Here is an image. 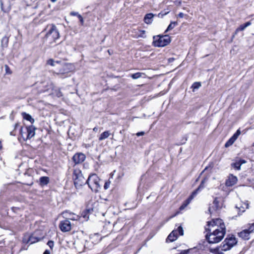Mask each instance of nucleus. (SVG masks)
I'll return each mask as SVG.
<instances>
[{
  "label": "nucleus",
  "mask_w": 254,
  "mask_h": 254,
  "mask_svg": "<svg viewBox=\"0 0 254 254\" xmlns=\"http://www.w3.org/2000/svg\"><path fill=\"white\" fill-rule=\"evenodd\" d=\"M50 1L52 2H56L57 1V0H50Z\"/></svg>",
  "instance_id": "obj_59"
},
{
  "label": "nucleus",
  "mask_w": 254,
  "mask_h": 254,
  "mask_svg": "<svg viewBox=\"0 0 254 254\" xmlns=\"http://www.w3.org/2000/svg\"><path fill=\"white\" fill-rule=\"evenodd\" d=\"M85 155L84 154L80 153V162L84 161L85 160Z\"/></svg>",
  "instance_id": "obj_36"
},
{
  "label": "nucleus",
  "mask_w": 254,
  "mask_h": 254,
  "mask_svg": "<svg viewBox=\"0 0 254 254\" xmlns=\"http://www.w3.org/2000/svg\"><path fill=\"white\" fill-rule=\"evenodd\" d=\"M18 125H18V124H17H17H15L14 125V129H15L18 126Z\"/></svg>",
  "instance_id": "obj_56"
},
{
  "label": "nucleus",
  "mask_w": 254,
  "mask_h": 254,
  "mask_svg": "<svg viewBox=\"0 0 254 254\" xmlns=\"http://www.w3.org/2000/svg\"><path fill=\"white\" fill-rule=\"evenodd\" d=\"M154 15L151 13L146 14L144 18V21L146 24H150L153 21Z\"/></svg>",
  "instance_id": "obj_15"
},
{
  "label": "nucleus",
  "mask_w": 254,
  "mask_h": 254,
  "mask_svg": "<svg viewBox=\"0 0 254 254\" xmlns=\"http://www.w3.org/2000/svg\"><path fill=\"white\" fill-rule=\"evenodd\" d=\"M58 71L54 72V74L60 78H64L68 76V74L72 70V65L70 64L64 63L61 66H58Z\"/></svg>",
  "instance_id": "obj_5"
},
{
  "label": "nucleus",
  "mask_w": 254,
  "mask_h": 254,
  "mask_svg": "<svg viewBox=\"0 0 254 254\" xmlns=\"http://www.w3.org/2000/svg\"><path fill=\"white\" fill-rule=\"evenodd\" d=\"M70 15L71 16H77L79 18V14L77 12L72 11L70 13Z\"/></svg>",
  "instance_id": "obj_35"
},
{
  "label": "nucleus",
  "mask_w": 254,
  "mask_h": 254,
  "mask_svg": "<svg viewBox=\"0 0 254 254\" xmlns=\"http://www.w3.org/2000/svg\"><path fill=\"white\" fill-rule=\"evenodd\" d=\"M144 74L143 73L136 72L131 75V77L134 79H138L141 77L142 75Z\"/></svg>",
  "instance_id": "obj_24"
},
{
  "label": "nucleus",
  "mask_w": 254,
  "mask_h": 254,
  "mask_svg": "<svg viewBox=\"0 0 254 254\" xmlns=\"http://www.w3.org/2000/svg\"><path fill=\"white\" fill-rule=\"evenodd\" d=\"M201 86V83L200 82H195L193 83V84L191 86V88L193 89V91H194L195 89H198Z\"/></svg>",
  "instance_id": "obj_26"
},
{
  "label": "nucleus",
  "mask_w": 254,
  "mask_h": 254,
  "mask_svg": "<svg viewBox=\"0 0 254 254\" xmlns=\"http://www.w3.org/2000/svg\"><path fill=\"white\" fill-rule=\"evenodd\" d=\"M166 243H171L173 242L174 241L176 240L177 239H166Z\"/></svg>",
  "instance_id": "obj_48"
},
{
  "label": "nucleus",
  "mask_w": 254,
  "mask_h": 254,
  "mask_svg": "<svg viewBox=\"0 0 254 254\" xmlns=\"http://www.w3.org/2000/svg\"><path fill=\"white\" fill-rule=\"evenodd\" d=\"M72 160L75 164L79 163V153H76L72 157Z\"/></svg>",
  "instance_id": "obj_22"
},
{
  "label": "nucleus",
  "mask_w": 254,
  "mask_h": 254,
  "mask_svg": "<svg viewBox=\"0 0 254 254\" xmlns=\"http://www.w3.org/2000/svg\"><path fill=\"white\" fill-rule=\"evenodd\" d=\"M26 129L27 132L26 139H30L35 135L36 127L33 126H30L27 127Z\"/></svg>",
  "instance_id": "obj_12"
},
{
  "label": "nucleus",
  "mask_w": 254,
  "mask_h": 254,
  "mask_svg": "<svg viewBox=\"0 0 254 254\" xmlns=\"http://www.w3.org/2000/svg\"><path fill=\"white\" fill-rule=\"evenodd\" d=\"M94 130H96V128H94Z\"/></svg>",
  "instance_id": "obj_64"
},
{
  "label": "nucleus",
  "mask_w": 254,
  "mask_h": 254,
  "mask_svg": "<svg viewBox=\"0 0 254 254\" xmlns=\"http://www.w3.org/2000/svg\"><path fill=\"white\" fill-rule=\"evenodd\" d=\"M213 204L214 205V207H215L214 208H213V209L216 210V209H219L220 207V205H219V201L218 200L217 197H215V199H214Z\"/></svg>",
  "instance_id": "obj_23"
},
{
  "label": "nucleus",
  "mask_w": 254,
  "mask_h": 254,
  "mask_svg": "<svg viewBox=\"0 0 254 254\" xmlns=\"http://www.w3.org/2000/svg\"><path fill=\"white\" fill-rule=\"evenodd\" d=\"M184 16V14L182 12H180L178 14V16L180 18H183Z\"/></svg>",
  "instance_id": "obj_50"
},
{
  "label": "nucleus",
  "mask_w": 254,
  "mask_h": 254,
  "mask_svg": "<svg viewBox=\"0 0 254 254\" xmlns=\"http://www.w3.org/2000/svg\"><path fill=\"white\" fill-rule=\"evenodd\" d=\"M167 13H168V12H165V13H162V12H160V13H159L158 14V16L159 17H160V18H163V17L165 15L167 14Z\"/></svg>",
  "instance_id": "obj_40"
},
{
  "label": "nucleus",
  "mask_w": 254,
  "mask_h": 254,
  "mask_svg": "<svg viewBox=\"0 0 254 254\" xmlns=\"http://www.w3.org/2000/svg\"><path fill=\"white\" fill-rule=\"evenodd\" d=\"M153 44L155 47H164L171 42V39L169 35L154 36Z\"/></svg>",
  "instance_id": "obj_6"
},
{
  "label": "nucleus",
  "mask_w": 254,
  "mask_h": 254,
  "mask_svg": "<svg viewBox=\"0 0 254 254\" xmlns=\"http://www.w3.org/2000/svg\"><path fill=\"white\" fill-rule=\"evenodd\" d=\"M28 238H39L38 237L35 235L34 234H31L30 236H29Z\"/></svg>",
  "instance_id": "obj_46"
},
{
  "label": "nucleus",
  "mask_w": 254,
  "mask_h": 254,
  "mask_svg": "<svg viewBox=\"0 0 254 254\" xmlns=\"http://www.w3.org/2000/svg\"><path fill=\"white\" fill-rule=\"evenodd\" d=\"M195 195H196L193 194V193L192 192L191 195L184 202V203H185L188 205Z\"/></svg>",
  "instance_id": "obj_30"
},
{
  "label": "nucleus",
  "mask_w": 254,
  "mask_h": 254,
  "mask_svg": "<svg viewBox=\"0 0 254 254\" xmlns=\"http://www.w3.org/2000/svg\"><path fill=\"white\" fill-rule=\"evenodd\" d=\"M46 31L44 39L46 41L52 44L56 42L57 40L60 38V34L59 31L55 25L52 24L48 25L43 30L42 33Z\"/></svg>",
  "instance_id": "obj_2"
},
{
  "label": "nucleus",
  "mask_w": 254,
  "mask_h": 254,
  "mask_svg": "<svg viewBox=\"0 0 254 254\" xmlns=\"http://www.w3.org/2000/svg\"><path fill=\"white\" fill-rule=\"evenodd\" d=\"M47 64H48L50 65L53 66H56L55 61H54L52 59H50L48 60L47 61Z\"/></svg>",
  "instance_id": "obj_31"
},
{
  "label": "nucleus",
  "mask_w": 254,
  "mask_h": 254,
  "mask_svg": "<svg viewBox=\"0 0 254 254\" xmlns=\"http://www.w3.org/2000/svg\"><path fill=\"white\" fill-rule=\"evenodd\" d=\"M251 22L250 21H248L246 23H245L244 24L241 25L237 29H236V32H238L240 31H243L246 28L248 27L249 26L251 25Z\"/></svg>",
  "instance_id": "obj_19"
},
{
  "label": "nucleus",
  "mask_w": 254,
  "mask_h": 254,
  "mask_svg": "<svg viewBox=\"0 0 254 254\" xmlns=\"http://www.w3.org/2000/svg\"><path fill=\"white\" fill-rule=\"evenodd\" d=\"M140 35L138 36L140 37H142V38H145V36H144V34L145 33V30H140Z\"/></svg>",
  "instance_id": "obj_37"
},
{
  "label": "nucleus",
  "mask_w": 254,
  "mask_h": 254,
  "mask_svg": "<svg viewBox=\"0 0 254 254\" xmlns=\"http://www.w3.org/2000/svg\"><path fill=\"white\" fill-rule=\"evenodd\" d=\"M235 141L232 139L231 137L226 142L225 144V146L226 147H228L232 145Z\"/></svg>",
  "instance_id": "obj_28"
},
{
  "label": "nucleus",
  "mask_w": 254,
  "mask_h": 254,
  "mask_svg": "<svg viewBox=\"0 0 254 254\" xmlns=\"http://www.w3.org/2000/svg\"><path fill=\"white\" fill-rule=\"evenodd\" d=\"M20 133L21 134V136L23 137V132L22 131V127H21L20 130Z\"/></svg>",
  "instance_id": "obj_53"
},
{
  "label": "nucleus",
  "mask_w": 254,
  "mask_h": 254,
  "mask_svg": "<svg viewBox=\"0 0 254 254\" xmlns=\"http://www.w3.org/2000/svg\"><path fill=\"white\" fill-rule=\"evenodd\" d=\"M84 180H85L84 178L80 175V183L85 184V183H84L85 182V181H84Z\"/></svg>",
  "instance_id": "obj_47"
},
{
  "label": "nucleus",
  "mask_w": 254,
  "mask_h": 254,
  "mask_svg": "<svg viewBox=\"0 0 254 254\" xmlns=\"http://www.w3.org/2000/svg\"><path fill=\"white\" fill-rule=\"evenodd\" d=\"M4 68H5V71H6V73H7V74H11V71L9 66L7 64H5L4 65Z\"/></svg>",
  "instance_id": "obj_33"
},
{
  "label": "nucleus",
  "mask_w": 254,
  "mask_h": 254,
  "mask_svg": "<svg viewBox=\"0 0 254 254\" xmlns=\"http://www.w3.org/2000/svg\"><path fill=\"white\" fill-rule=\"evenodd\" d=\"M205 182V179H204L201 181L199 187L197 188V189H196L194 191L192 192L193 193V194L196 195L198 191H200L202 189L204 188V184Z\"/></svg>",
  "instance_id": "obj_18"
},
{
  "label": "nucleus",
  "mask_w": 254,
  "mask_h": 254,
  "mask_svg": "<svg viewBox=\"0 0 254 254\" xmlns=\"http://www.w3.org/2000/svg\"><path fill=\"white\" fill-rule=\"evenodd\" d=\"M43 254H50V252L48 250H46L43 253Z\"/></svg>",
  "instance_id": "obj_52"
},
{
  "label": "nucleus",
  "mask_w": 254,
  "mask_h": 254,
  "mask_svg": "<svg viewBox=\"0 0 254 254\" xmlns=\"http://www.w3.org/2000/svg\"><path fill=\"white\" fill-rule=\"evenodd\" d=\"M207 242L209 244L211 243H218L220 242L222 239H213V241H211V239H205Z\"/></svg>",
  "instance_id": "obj_32"
},
{
  "label": "nucleus",
  "mask_w": 254,
  "mask_h": 254,
  "mask_svg": "<svg viewBox=\"0 0 254 254\" xmlns=\"http://www.w3.org/2000/svg\"><path fill=\"white\" fill-rule=\"evenodd\" d=\"M187 206V205L185 203H183V204L180 206V210H183L184 209L186 206Z\"/></svg>",
  "instance_id": "obj_43"
},
{
  "label": "nucleus",
  "mask_w": 254,
  "mask_h": 254,
  "mask_svg": "<svg viewBox=\"0 0 254 254\" xmlns=\"http://www.w3.org/2000/svg\"><path fill=\"white\" fill-rule=\"evenodd\" d=\"M110 134L111 133L109 131H105L101 134L99 138V140L100 141L104 140L110 136Z\"/></svg>",
  "instance_id": "obj_20"
},
{
  "label": "nucleus",
  "mask_w": 254,
  "mask_h": 254,
  "mask_svg": "<svg viewBox=\"0 0 254 254\" xmlns=\"http://www.w3.org/2000/svg\"><path fill=\"white\" fill-rule=\"evenodd\" d=\"M33 185V183H32L31 184H29L30 186ZM28 185H29V184H28Z\"/></svg>",
  "instance_id": "obj_63"
},
{
  "label": "nucleus",
  "mask_w": 254,
  "mask_h": 254,
  "mask_svg": "<svg viewBox=\"0 0 254 254\" xmlns=\"http://www.w3.org/2000/svg\"><path fill=\"white\" fill-rule=\"evenodd\" d=\"M246 163V161L244 159L236 158L233 160V162L231 164V167L235 170H240L241 165Z\"/></svg>",
  "instance_id": "obj_8"
},
{
  "label": "nucleus",
  "mask_w": 254,
  "mask_h": 254,
  "mask_svg": "<svg viewBox=\"0 0 254 254\" xmlns=\"http://www.w3.org/2000/svg\"><path fill=\"white\" fill-rule=\"evenodd\" d=\"M249 207H248V204H247V208H248Z\"/></svg>",
  "instance_id": "obj_62"
},
{
  "label": "nucleus",
  "mask_w": 254,
  "mask_h": 254,
  "mask_svg": "<svg viewBox=\"0 0 254 254\" xmlns=\"http://www.w3.org/2000/svg\"><path fill=\"white\" fill-rule=\"evenodd\" d=\"M79 175V170H74L73 173V180L74 181V184L76 189L79 187L78 177Z\"/></svg>",
  "instance_id": "obj_13"
},
{
  "label": "nucleus",
  "mask_w": 254,
  "mask_h": 254,
  "mask_svg": "<svg viewBox=\"0 0 254 254\" xmlns=\"http://www.w3.org/2000/svg\"><path fill=\"white\" fill-rule=\"evenodd\" d=\"M50 182V179L48 177L43 176L39 179V185L41 187L47 185Z\"/></svg>",
  "instance_id": "obj_14"
},
{
  "label": "nucleus",
  "mask_w": 254,
  "mask_h": 254,
  "mask_svg": "<svg viewBox=\"0 0 254 254\" xmlns=\"http://www.w3.org/2000/svg\"><path fill=\"white\" fill-rule=\"evenodd\" d=\"M235 141L232 139L231 137L226 142L225 144V146L226 147H228L232 145Z\"/></svg>",
  "instance_id": "obj_27"
},
{
  "label": "nucleus",
  "mask_w": 254,
  "mask_h": 254,
  "mask_svg": "<svg viewBox=\"0 0 254 254\" xmlns=\"http://www.w3.org/2000/svg\"><path fill=\"white\" fill-rule=\"evenodd\" d=\"M9 42L8 37L7 36H4L1 40V47L2 49L6 48L8 46Z\"/></svg>",
  "instance_id": "obj_16"
},
{
  "label": "nucleus",
  "mask_w": 254,
  "mask_h": 254,
  "mask_svg": "<svg viewBox=\"0 0 254 254\" xmlns=\"http://www.w3.org/2000/svg\"><path fill=\"white\" fill-rule=\"evenodd\" d=\"M100 181V179L98 176L95 174H93L89 176L84 183L87 184L93 191L97 192L101 188Z\"/></svg>",
  "instance_id": "obj_4"
},
{
  "label": "nucleus",
  "mask_w": 254,
  "mask_h": 254,
  "mask_svg": "<svg viewBox=\"0 0 254 254\" xmlns=\"http://www.w3.org/2000/svg\"><path fill=\"white\" fill-rule=\"evenodd\" d=\"M187 206V205L185 203H183V204L180 206V210H183L184 209L186 206Z\"/></svg>",
  "instance_id": "obj_41"
},
{
  "label": "nucleus",
  "mask_w": 254,
  "mask_h": 254,
  "mask_svg": "<svg viewBox=\"0 0 254 254\" xmlns=\"http://www.w3.org/2000/svg\"><path fill=\"white\" fill-rule=\"evenodd\" d=\"M235 133L237 135L239 136L240 134H241L240 130V129H238L237 130V131Z\"/></svg>",
  "instance_id": "obj_51"
},
{
  "label": "nucleus",
  "mask_w": 254,
  "mask_h": 254,
  "mask_svg": "<svg viewBox=\"0 0 254 254\" xmlns=\"http://www.w3.org/2000/svg\"><path fill=\"white\" fill-rule=\"evenodd\" d=\"M22 116L24 119L29 121L31 124H33L35 122L34 119L32 116L25 112L22 113Z\"/></svg>",
  "instance_id": "obj_17"
},
{
  "label": "nucleus",
  "mask_w": 254,
  "mask_h": 254,
  "mask_svg": "<svg viewBox=\"0 0 254 254\" xmlns=\"http://www.w3.org/2000/svg\"><path fill=\"white\" fill-rule=\"evenodd\" d=\"M80 23H81L83 21V18L81 15H80Z\"/></svg>",
  "instance_id": "obj_58"
},
{
  "label": "nucleus",
  "mask_w": 254,
  "mask_h": 254,
  "mask_svg": "<svg viewBox=\"0 0 254 254\" xmlns=\"http://www.w3.org/2000/svg\"><path fill=\"white\" fill-rule=\"evenodd\" d=\"M22 249H24V250H27V247L26 248V247H25V246H23L22 247Z\"/></svg>",
  "instance_id": "obj_60"
},
{
  "label": "nucleus",
  "mask_w": 254,
  "mask_h": 254,
  "mask_svg": "<svg viewBox=\"0 0 254 254\" xmlns=\"http://www.w3.org/2000/svg\"><path fill=\"white\" fill-rule=\"evenodd\" d=\"M89 210H86L85 212H83L81 215L82 217L84 219V221H87L89 219Z\"/></svg>",
  "instance_id": "obj_25"
},
{
  "label": "nucleus",
  "mask_w": 254,
  "mask_h": 254,
  "mask_svg": "<svg viewBox=\"0 0 254 254\" xmlns=\"http://www.w3.org/2000/svg\"><path fill=\"white\" fill-rule=\"evenodd\" d=\"M1 7L2 10L4 9L3 3L2 1H1Z\"/></svg>",
  "instance_id": "obj_55"
},
{
  "label": "nucleus",
  "mask_w": 254,
  "mask_h": 254,
  "mask_svg": "<svg viewBox=\"0 0 254 254\" xmlns=\"http://www.w3.org/2000/svg\"><path fill=\"white\" fill-rule=\"evenodd\" d=\"M39 239H37V241H31V239H23L22 240V243L23 244H28L29 243H30L31 244H34L36 242H37L39 241Z\"/></svg>",
  "instance_id": "obj_29"
},
{
  "label": "nucleus",
  "mask_w": 254,
  "mask_h": 254,
  "mask_svg": "<svg viewBox=\"0 0 254 254\" xmlns=\"http://www.w3.org/2000/svg\"><path fill=\"white\" fill-rule=\"evenodd\" d=\"M47 245L49 246V247L51 249H52L54 246V242L52 241H48V242L47 243Z\"/></svg>",
  "instance_id": "obj_34"
},
{
  "label": "nucleus",
  "mask_w": 254,
  "mask_h": 254,
  "mask_svg": "<svg viewBox=\"0 0 254 254\" xmlns=\"http://www.w3.org/2000/svg\"><path fill=\"white\" fill-rule=\"evenodd\" d=\"M238 181L237 177L230 175L228 178L226 180L225 185L227 187H232L235 185Z\"/></svg>",
  "instance_id": "obj_11"
},
{
  "label": "nucleus",
  "mask_w": 254,
  "mask_h": 254,
  "mask_svg": "<svg viewBox=\"0 0 254 254\" xmlns=\"http://www.w3.org/2000/svg\"><path fill=\"white\" fill-rule=\"evenodd\" d=\"M238 135H237L236 134L234 133L233 135L231 137L232 139H233L235 141L236 140L237 138L238 137Z\"/></svg>",
  "instance_id": "obj_44"
},
{
  "label": "nucleus",
  "mask_w": 254,
  "mask_h": 254,
  "mask_svg": "<svg viewBox=\"0 0 254 254\" xmlns=\"http://www.w3.org/2000/svg\"><path fill=\"white\" fill-rule=\"evenodd\" d=\"M205 229L206 232L205 238H209L212 235L215 236L214 238H223L226 232L225 225L220 219L207 222Z\"/></svg>",
  "instance_id": "obj_1"
},
{
  "label": "nucleus",
  "mask_w": 254,
  "mask_h": 254,
  "mask_svg": "<svg viewBox=\"0 0 254 254\" xmlns=\"http://www.w3.org/2000/svg\"><path fill=\"white\" fill-rule=\"evenodd\" d=\"M229 238L232 239V238H235V237H231Z\"/></svg>",
  "instance_id": "obj_61"
},
{
  "label": "nucleus",
  "mask_w": 254,
  "mask_h": 254,
  "mask_svg": "<svg viewBox=\"0 0 254 254\" xmlns=\"http://www.w3.org/2000/svg\"><path fill=\"white\" fill-rule=\"evenodd\" d=\"M208 211H209L210 214L212 213L213 210H212L211 207H209Z\"/></svg>",
  "instance_id": "obj_54"
},
{
  "label": "nucleus",
  "mask_w": 254,
  "mask_h": 254,
  "mask_svg": "<svg viewBox=\"0 0 254 254\" xmlns=\"http://www.w3.org/2000/svg\"><path fill=\"white\" fill-rule=\"evenodd\" d=\"M10 134L11 135H15V134L13 133V131L10 132Z\"/></svg>",
  "instance_id": "obj_57"
},
{
  "label": "nucleus",
  "mask_w": 254,
  "mask_h": 254,
  "mask_svg": "<svg viewBox=\"0 0 254 254\" xmlns=\"http://www.w3.org/2000/svg\"><path fill=\"white\" fill-rule=\"evenodd\" d=\"M144 133H145L144 131L138 132L136 133V135L137 136H139L143 135L144 134Z\"/></svg>",
  "instance_id": "obj_45"
},
{
  "label": "nucleus",
  "mask_w": 254,
  "mask_h": 254,
  "mask_svg": "<svg viewBox=\"0 0 254 254\" xmlns=\"http://www.w3.org/2000/svg\"><path fill=\"white\" fill-rule=\"evenodd\" d=\"M174 60H175V59L174 58H170L168 59V62L170 63H172Z\"/></svg>",
  "instance_id": "obj_49"
},
{
  "label": "nucleus",
  "mask_w": 254,
  "mask_h": 254,
  "mask_svg": "<svg viewBox=\"0 0 254 254\" xmlns=\"http://www.w3.org/2000/svg\"><path fill=\"white\" fill-rule=\"evenodd\" d=\"M59 227L62 231L67 232L71 230V224L68 219H65L61 221Z\"/></svg>",
  "instance_id": "obj_7"
},
{
  "label": "nucleus",
  "mask_w": 254,
  "mask_h": 254,
  "mask_svg": "<svg viewBox=\"0 0 254 254\" xmlns=\"http://www.w3.org/2000/svg\"><path fill=\"white\" fill-rule=\"evenodd\" d=\"M187 206V205L185 203H183V204L180 206V210H183L184 209L186 206Z\"/></svg>",
  "instance_id": "obj_42"
},
{
  "label": "nucleus",
  "mask_w": 254,
  "mask_h": 254,
  "mask_svg": "<svg viewBox=\"0 0 254 254\" xmlns=\"http://www.w3.org/2000/svg\"><path fill=\"white\" fill-rule=\"evenodd\" d=\"M184 230L181 226H179L177 230L173 231L167 238H171L172 236L177 238L179 236H183Z\"/></svg>",
  "instance_id": "obj_10"
},
{
  "label": "nucleus",
  "mask_w": 254,
  "mask_h": 254,
  "mask_svg": "<svg viewBox=\"0 0 254 254\" xmlns=\"http://www.w3.org/2000/svg\"><path fill=\"white\" fill-rule=\"evenodd\" d=\"M110 182H106L104 184V188L105 190H107L109 188Z\"/></svg>",
  "instance_id": "obj_39"
},
{
  "label": "nucleus",
  "mask_w": 254,
  "mask_h": 254,
  "mask_svg": "<svg viewBox=\"0 0 254 254\" xmlns=\"http://www.w3.org/2000/svg\"><path fill=\"white\" fill-rule=\"evenodd\" d=\"M178 23L177 21L171 22L165 30V33H167L168 31L172 30L175 27L178 25Z\"/></svg>",
  "instance_id": "obj_21"
},
{
  "label": "nucleus",
  "mask_w": 254,
  "mask_h": 254,
  "mask_svg": "<svg viewBox=\"0 0 254 254\" xmlns=\"http://www.w3.org/2000/svg\"><path fill=\"white\" fill-rule=\"evenodd\" d=\"M254 232V223L248 229H245L238 233V236L241 238H244L249 236V234Z\"/></svg>",
  "instance_id": "obj_9"
},
{
  "label": "nucleus",
  "mask_w": 254,
  "mask_h": 254,
  "mask_svg": "<svg viewBox=\"0 0 254 254\" xmlns=\"http://www.w3.org/2000/svg\"><path fill=\"white\" fill-rule=\"evenodd\" d=\"M237 239H225L219 247L211 249L210 252L214 254H224L222 251H227L230 250L237 244Z\"/></svg>",
  "instance_id": "obj_3"
},
{
  "label": "nucleus",
  "mask_w": 254,
  "mask_h": 254,
  "mask_svg": "<svg viewBox=\"0 0 254 254\" xmlns=\"http://www.w3.org/2000/svg\"><path fill=\"white\" fill-rule=\"evenodd\" d=\"M55 63H56V66L57 65H59V66H62V64H63L64 62H62L61 61H56Z\"/></svg>",
  "instance_id": "obj_38"
}]
</instances>
